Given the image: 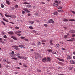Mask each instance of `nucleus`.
Here are the masks:
<instances>
[{
	"instance_id": "nucleus-29",
	"label": "nucleus",
	"mask_w": 75,
	"mask_h": 75,
	"mask_svg": "<svg viewBox=\"0 0 75 75\" xmlns=\"http://www.w3.org/2000/svg\"><path fill=\"white\" fill-rule=\"evenodd\" d=\"M56 47H57L58 48H59L60 46L59 44H57L56 45Z\"/></svg>"
},
{
	"instance_id": "nucleus-51",
	"label": "nucleus",
	"mask_w": 75,
	"mask_h": 75,
	"mask_svg": "<svg viewBox=\"0 0 75 75\" xmlns=\"http://www.w3.org/2000/svg\"><path fill=\"white\" fill-rule=\"evenodd\" d=\"M18 58H20V59H21V58H23V57H21V56H19L18 57Z\"/></svg>"
},
{
	"instance_id": "nucleus-57",
	"label": "nucleus",
	"mask_w": 75,
	"mask_h": 75,
	"mask_svg": "<svg viewBox=\"0 0 75 75\" xmlns=\"http://www.w3.org/2000/svg\"><path fill=\"white\" fill-rule=\"evenodd\" d=\"M28 16H31V14L30 13H28Z\"/></svg>"
},
{
	"instance_id": "nucleus-43",
	"label": "nucleus",
	"mask_w": 75,
	"mask_h": 75,
	"mask_svg": "<svg viewBox=\"0 0 75 75\" xmlns=\"http://www.w3.org/2000/svg\"><path fill=\"white\" fill-rule=\"evenodd\" d=\"M68 36L67 35H64V38H65V39H67V38Z\"/></svg>"
},
{
	"instance_id": "nucleus-31",
	"label": "nucleus",
	"mask_w": 75,
	"mask_h": 75,
	"mask_svg": "<svg viewBox=\"0 0 75 75\" xmlns=\"http://www.w3.org/2000/svg\"><path fill=\"white\" fill-rule=\"evenodd\" d=\"M12 59H14V60H17V59L15 57H12L11 58Z\"/></svg>"
},
{
	"instance_id": "nucleus-22",
	"label": "nucleus",
	"mask_w": 75,
	"mask_h": 75,
	"mask_svg": "<svg viewBox=\"0 0 75 75\" xmlns=\"http://www.w3.org/2000/svg\"><path fill=\"white\" fill-rule=\"evenodd\" d=\"M1 34L3 35H4L6 34V33H5V32L2 31L1 32Z\"/></svg>"
},
{
	"instance_id": "nucleus-36",
	"label": "nucleus",
	"mask_w": 75,
	"mask_h": 75,
	"mask_svg": "<svg viewBox=\"0 0 75 75\" xmlns=\"http://www.w3.org/2000/svg\"><path fill=\"white\" fill-rule=\"evenodd\" d=\"M73 68L74 67H71L69 68V69L70 70H72V69H73Z\"/></svg>"
},
{
	"instance_id": "nucleus-13",
	"label": "nucleus",
	"mask_w": 75,
	"mask_h": 75,
	"mask_svg": "<svg viewBox=\"0 0 75 75\" xmlns=\"http://www.w3.org/2000/svg\"><path fill=\"white\" fill-rule=\"evenodd\" d=\"M67 58L68 59H71L72 58V57H71V56L69 55H68L67 56Z\"/></svg>"
},
{
	"instance_id": "nucleus-54",
	"label": "nucleus",
	"mask_w": 75,
	"mask_h": 75,
	"mask_svg": "<svg viewBox=\"0 0 75 75\" xmlns=\"http://www.w3.org/2000/svg\"><path fill=\"white\" fill-rule=\"evenodd\" d=\"M58 69H62V67H60L58 68Z\"/></svg>"
},
{
	"instance_id": "nucleus-9",
	"label": "nucleus",
	"mask_w": 75,
	"mask_h": 75,
	"mask_svg": "<svg viewBox=\"0 0 75 75\" xmlns=\"http://www.w3.org/2000/svg\"><path fill=\"white\" fill-rule=\"evenodd\" d=\"M25 46V45H24V44H21L19 45V47H20V48H23Z\"/></svg>"
},
{
	"instance_id": "nucleus-37",
	"label": "nucleus",
	"mask_w": 75,
	"mask_h": 75,
	"mask_svg": "<svg viewBox=\"0 0 75 75\" xmlns=\"http://www.w3.org/2000/svg\"><path fill=\"white\" fill-rule=\"evenodd\" d=\"M2 40H3L2 38H0V42L1 43V42H2Z\"/></svg>"
},
{
	"instance_id": "nucleus-58",
	"label": "nucleus",
	"mask_w": 75,
	"mask_h": 75,
	"mask_svg": "<svg viewBox=\"0 0 75 75\" xmlns=\"http://www.w3.org/2000/svg\"><path fill=\"white\" fill-rule=\"evenodd\" d=\"M58 75H64V74H58Z\"/></svg>"
},
{
	"instance_id": "nucleus-59",
	"label": "nucleus",
	"mask_w": 75,
	"mask_h": 75,
	"mask_svg": "<svg viewBox=\"0 0 75 75\" xmlns=\"http://www.w3.org/2000/svg\"><path fill=\"white\" fill-rule=\"evenodd\" d=\"M33 8H36V7H35L34 6H33Z\"/></svg>"
},
{
	"instance_id": "nucleus-60",
	"label": "nucleus",
	"mask_w": 75,
	"mask_h": 75,
	"mask_svg": "<svg viewBox=\"0 0 75 75\" xmlns=\"http://www.w3.org/2000/svg\"><path fill=\"white\" fill-rule=\"evenodd\" d=\"M60 12H64V11L62 10H60Z\"/></svg>"
},
{
	"instance_id": "nucleus-53",
	"label": "nucleus",
	"mask_w": 75,
	"mask_h": 75,
	"mask_svg": "<svg viewBox=\"0 0 75 75\" xmlns=\"http://www.w3.org/2000/svg\"><path fill=\"white\" fill-rule=\"evenodd\" d=\"M2 23L4 25H5V23L3 22V21H2Z\"/></svg>"
},
{
	"instance_id": "nucleus-16",
	"label": "nucleus",
	"mask_w": 75,
	"mask_h": 75,
	"mask_svg": "<svg viewBox=\"0 0 75 75\" xmlns=\"http://www.w3.org/2000/svg\"><path fill=\"white\" fill-rule=\"evenodd\" d=\"M57 59L59 60V61H62V62H64V60L62 59H60L59 58H57Z\"/></svg>"
},
{
	"instance_id": "nucleus-6",
	"label": "nucleus",
	"mask_w": 75,
	"mask_h": 75,
	"mask_svg": "<svg viewBox=\"0 0 75 75\" xmlns=\"http://www.w3.org/2000/svg\"><path fill=\"white\" fill-rule=\"evenodd\" d=\"M8 33L10 35H14V33L13 31H10L8 32Z\"/></svg>"
},
{
	"instance_id": "nucleus-52",
	"label": "nucleus",
	"mask_w": 75,
	"mask_h": 75,
	"mask_svg": "<svg viewBox=\"0 0 75 75\" xmlns=\"http://www.w3.org/2000/svg\"><path fill=\"white\" fill-rule=\"evenodd\" d=\"M44 26H45V27H47L48 26V25L47 24H44Z\"/></svg>"
},
{
	"instance_id": "nucleus-42",
	"label": "nucleus",
	"mask_w": 75,
	"mask_h": 75,
	"mask_svg": "<svg viewBox=\"0 0 75 75\" xmlns=\"http://www.w3.org/2000/svg\"><path fill=\"white\" fill-rule=\"evenodd\" d=\"M58 9H60V10H61V9H62V8L61 7H58Z\"/></svg>"
},
{
	"instance_id": "nucleus-50",
	"label": "nucleus",
	"mask_w": 75,
	"mask_h": 75,
	"mask_svg": "<svg viewBox=\"0 0 75 75\" xmlns=\"http://www.w3.org/2000/svg\"><path fill=\"white\" fill-rule=\"evenodd\" d=\"M29 28L30 29H33V27L32 26H29Z\"/></svg>"
},
{
	"instance_id": "nucleus-35",
	"label": "nucleus",
	"mask_w": 75,
	"mask_h": 75,
	"mask_svg": "<svg viewBox=\"0 0 75 75\" xmlns=\"http://www.w3.org/2000/svg\"><path fill=\"white\" fill-rule=\"evenodd\" d=\"M69 21H75V20L74 19H71L69 20Z\"/></svg>"
},
{
	"instance_id": "nucleus-56",
	"label": "nucleus",
	"mask_w": 75,
	"mask_h": 75,
	"mask_svg": "<svg viewBox=\"0 0 75 75\" xmlns=\"http://www.w3.org/2000/svg\"><path fill=\"white\" fill-rule=\"evenodd\" d=\"M10 23H11V24H14V23L13 22H10Z\"/></svg>"
},
{
	"instance_id": "nucleus-34",
	"label": "nucleus",
	"mask_w": 75,
	"mask_h": 75,
	"mask_svg": "<svg viewBox=\"0 0 75 75\" xmlns=\"http://www.w3.org/2000/svg\"><path fill=\"white\" fill-rule=\"evenodd\" d=\"M1 43H2L3 44H6V42L4 41H2L1 42Z\"/></svg>"
},
{
	"instance_id": "nucleus-10",
	"label": "nucleus",
	"mask_w": 75,
	"mask_h": 75,
	"mask_svg": "<svg viewBox=\"0 0 75 75\" xmlns=\"http://www.w3.org/2000/svg\"><path fill=\"white\" fill-rule=\"evenodd\" d=\"M23 10L25 11L27 13H30V11H29L27 8L24 9Z\"/></svg>"
},
{
	"instance_id": "nucleus-17",
	"label": "nucleus",
	"mask_w": 75,
	"mask_h": 75,
	"mask_svg": "<svg viewBox=\"0 0 75 75\" xmlns=\"http://www.w3.org/2000/svg\"><path fill=\"white\" fill-rule=\"evenodd\" d=\"M37 44H38V45H41L42 43L41 42H40V41H38V42H37Z\"/></svg>"
},
{
	"instance_id": "nucleus-14",
	"label": "nucleus",
	"mask_w": 75,
	"mask_h": 75,
	"mask_svg": "<svg viewBox=\"0 0 75 75\" xmlns=\"http://www.w3.org/2000/svg\"><path fill=\"white\" fill-rule=\"evenodd\" d=\"M46 61H51V58L49 57H48L46 58Z\"/></svg>"
},
{
	"instance_id": "nucleus-61",
	"label": "nucleus",
	"mask_w": 75,
	"mask_h": 75,
	"mask_svg": "<svg viewBox=\"0 0 75 75\" xmlns=\"http://www.w3.org/2000/svg\"><path fill=\"white\" fill-rule=\"evenodd\" d=\"M18 72H15V75H16V74H18Z\"/></svg>"
},
{
	"instance_id": "nucleus-20",
	"label": "nucleus",
	"mask_w": 75,
	"mask_h": 75,
	"mask_svg": "<svg viewBox=\"0 0 75 75\" xmlns=\"http://www.w3.org/2000/svg\"><path fill=\"white\" fill-rule=\"evenodd\" d=\"M3 61L4 62H7V59H3Z\"/></svg>"
},
{
	"instance_id": "nucleus-64",
	"label": "nucleus",
	"mask_w": 75,
	"mask_h": 75,
	"mask_svg": "<svg viewBox=\"0 0 75 75\" xmlns=\"http://www.w3.org/2000/svg\"><path fill=\"white\" fill-rule=\"evenodd\" d=\"M57 11H58L59 12H61V10H57Z\"/></svg>"
},
{
	"instance_id": "nucleus-23",
	"label": "nucleus",
	"mask_w": 75,
	"mask_h": 75,
	"mask_svg": "<svg viewBox=\"0 0 75 75\" xmlns=\"http://www.w3.org/2000/svg\"><path fill=\"white\" fill-rule=\"evenodd\" d=\"M31 7V5H26V7H28V8H30Z\"/></svg>"
},
{
	"instance_id": "nucleus-44",
	"label": "nucleus",
	"mask_w": 75,
	"mask_h": 75,
	"mask_svg": "<svg viewBox=\"0 0 75 75\" xmlns=\"http://www.w3.org/2000/svg\"><path fill=\"white\" fill-rule=\"evenodd\" d=\"M1 7H2V8H4V5H3V4H1Z\"/></svg>"
},
{
	"instance_id": "nucleus-11",
	"label": "nucleus",
	"mask_w": 75,
	"mask_h": 75,
	"mask_svg": "<svg viewBox=\"0 0 75 75\" xmlns=\"http://www.w3.org/2000/svg\"><path fill=\"white\" fill-rule=\"evenodd\" d=\"M11 38H13V40H17V39L16 38V37L15 36H12L11 37Z\"/></svg>"
},
{
	"instance_id": "nucleus-27",
	"label": "nucleus",
	"mask_w": 75,
	"mask_h": 75,
	"mask_svg": "<svg viewBox=\"0 0 75 75\" xmlns=\"http://www.w3.org/2000/svg\"><path fill=\"white\" fill-rule=\"evenodd\" d=\"M20 38L21 39H24L25 38H26L24 37H23V36L20 37Z\"/></svg>"
},
{
	"instance_id": "nucleus-30",
	"label": "nucleus",
	"mask_w": 75,
	"mask_h": 75,
	"mask_svg": "<svg viewBox=\"0 0 75 75\" xmlns=\"http://www.w3.org/2000/svg\"><path fill=\"white\" fill-rule=\"evenodd\" d=\"M30 23H31V24H34V21H30Z\"/></svg>"
},
{
	"instance_id": "nucleus-32",
	"label": "nucleus",
	"mask_w": 75,
	"mask_h": 75,
	"mask_svg": "<svg viewBox=\"0 0 75 75\" xmlns=\"http://www.w3.org/2000/svg\"><path fill=\"white\" fill-rule=\"evenodd\" d=\"M15 34H17V33H21V31H18V32L16 31V32H15Z\"/></svg>"
},
{
	"instance_id": "nucleus-2",
	"label": "nucleus",
	"mask_w": 75,
	"mask_h": 75,
	"mask_svg": "<svg viewBox=\"0 0 75 75\" xmlns=\"http://www.w3.org/2000/svg\"><path fill=\"white\" fill-rule=\"evenodd\" d=\"M10 56L12 57H14L16 56V54H14V52L12 51L11 53H10Z\"/></svg>"
},
{
	"instance_id": "nucleus-46",
	"label": "nucleus",
	"mask_w": 75,
	"mask_h": 75,
	"mask_svg": "<svg viewBox=\"0 0 75 75\" xmlns=\"http://www.w3.org/2000/svg\"><path fill=\"white\" fill-rule=\"evenodd\" d=\"M42 42H46V41L45 40H42Z\"/></svg>"
},
{
	"instance_id": "nucleus-40",
	"label": "nucleus",
	"mask_w": 75,
	"mask_h": 75,
	"mask_svg": "<svg viewBox=\"0 0 75 75\" xmlns=\"http://www.w3.org/2000/svg\"><path fill=\"white\" fill-rule=\"evenodd\" d=\"M37 71H38V72H41V70H40L38 69H37Z\"/></svg>"
},
{
	"instance_id": "nucleus-62",
	"label": "nucleus",
	"mask_w": 75,
	"mask_h": 75,
	"mask_svg": "<svg viewBox=\"0 0 75 75\" xmlns=\"http://www.w3.org/2000/svg\"><path fill=\"white\" fill-rule=\"evenodd\" d=\"M33 33H36V31L34 30H33Z\"/></svg>"
},
{
	"instance_id": "nucleus-48",
	"label": "nucleus",
	"mask_w": 75,
	"mask_h": 75,
	"mask_svg": "<svg viewBox=\"0 0 75 75\" xmlns=\"http://www.w3.org/2000/svg\"><path fill=\"white\" fill-rule=\"evenodd\" d=\"M15 29H19V27H18L16 26L15 27Z\"/></svg>"
},
{
	"instance_id": "nucleus-39",
	"label": "nucleus",
	"mask_w": 75,
	"mask_h": 75,
	"mask_svg": "<svg viewBox=\"0 0 75 75\" xmlns=\"http://www.w3.org/2000/svg\"><path fill=\"white\" fill-rule=\"evenodd\" d=\"M20 54L19 53H17L16 54V56H20Z\"/></svg>"
},
{
	"instance_id": "nucleus-4",
	"label": "nucleus",
	"mask_w": 75,
	"mask_h": 75,
	"mask_svg": "<svg viewBox=\"0 0 75 75\" xmlns=\"http://www.w3.org/2000/svg\"><path fill=\"white\" fill-rule=\"evenodd\" d=\"M54 21L53 19H51L49 20L47 22L48 23H50V24H52V23H54Z\"/></svg>"
},
{
	"instance_id": "nucleus-55",
	"label": "nucleus",
	"mask_w": 75,
	"mask_h": 75,
	"mask_svg": "<svg viewBox=\"0 0 75 75\" xmlns=\"http://www.w3.org/2000/svg\"><path fill=\"white\" fill-rule=\"evenodd\" d=\"M24 40H25V41H28V39H24Z\"/></svg>"
},
{
	"instance_id": "nucleus-18",
	"label": "nucleus",
	"mask_w": 75,
	"mask_h": 75,
	"mask_svg": "<svg viewBox=\"0 0 75 75\" xmlns=\"http://www.w3.org/2000/svg\"><path fill=\"white\" fill-rule=\"evenodd\" d=\"M6 3L8 4V5H10V1L7 0H6Z\"/></svg>"
},
{
	"instance_id": "nucleus-38",
	"label": "nucleus",
	"mask_w": 75,
	"mask_h": 75,
	"mask_svg": "<svg viewBox=\"0 0 75 75\" xmlns=\"http://www.w3.org/2000/svg\"><path fill=\"white\" fill-rule=\"evenodd\" d=\"M15 7L16 8H17L18 7V5H16L15 6Z\"/></svg>"
},
{
	"instance_id": "nucleus-7",
	"label": "nucleus",
	"mask_w": 75,
	"mask_h": 75,
	"mask_svg": "<svg viewBox=\"0 0 75 75\" xmlns=\"http://www.w3.org/2000/svg\"><path fill=\"white\" fill-rule=\"evenodd\" d=\"M69 32L71 34H75V30H71Z\"/></svg>"
},
{
	"instance_id": "nucleus-12",
	"label": "nucleus",
	"mask_w": 75,
	"mask_h": 75,
	"mask_svg": "<svg viewBox=\"0 0 75 75\" xmlns=\"http://www.w3.org/2000/svg\"><path fill=\"white\" fill-rule=\"evenodd\" d=\"M70 63L71 64H75V62L73 60H71L70 61Z\"/></svg>"
},
{
	"instance_id": "nucleus-28",
	"label": "nucleus",
	"mask_w": 75,
	"mask_h": 75,
	"mask_svg": "<svg viewBox=\"0 0 75 75\" xmlns=\"http://www.w3.org/2000/svg\"><path fill=\"white\" fill-rule=\"evenodd\" d=\"M63 21H68V20L67 19H64L63 20Z\"/></svg>"
},
{
	"instance_id": "nucleus-33",
	"label": "nucleus",
	"mask_w": 75,
	"mask_h": 75,
	"mask_svg": "<svg viewBox=\"0 0 75 75\" xmlns=\"http://www.w3.org/2000/svg\"><path fill=\"white\" fill-rule=\"evenodd\" d=\"M23 4H30V3H28L26 2H24L23 3Z\"/></svg>"
},
{
	"instance_id": "nucleus-49",
	"label": "nucleus",
	"mask_w": 75,
	"mask_h": 75,
	"mask_svg": "<svg viewBox=\"0 0 75 75\" xmlns=\"http://www.w3.org/2000/svg\"><path fill=\"white\" fill-rule=\"evenodd\" d=\"M22 13L23 14H25V11H22Z\"/></svg>"
},
{
	"instance_id": "nucleus-26",
	"label": "nucleus",
	"mask_w": 75,
	"mask_h": 75,
	"mask_svg": "<svg viewBox=\"0 0 75 75\" xmlns=\"http://www.w3.org/2000/svg\"><path fill=\"white\" fill-rule=\"evenodd\" d=\"M53 14L54 15H57L58 14V12H54Z\"/></svg>"
},
{
	"instance_id": "nucleus-63",
	"label": "nucleus",
	"mask_w": 75,
	"mask_h": 75,
	"mask_svg": "<svg viewBox=\"0 0 75 75\" xmlns=\"http://www.w3.org/2000/svg\"><path fill=\"white\" fill-rule=\"evenodd\" d=\"M72 13L73 14H75V12L74 11H72Z\"/></svg>"
},
{
	"instance_id": "nucleus-47",
	"label": "nucleus",
	"mask_w": 75,
	"mask_h": 75,
	"mask_svg": "<svg viewBox=\"0 0 75 75\" xmlns=\"http://www.w3.org/2000/svg\"><path fill=\"white\" fill-rule=\"evenodd\" d=\"M35 15H36V16H39V14L37 13H35Z\"/></svg>"
},
{
	"instance_id": "nucleus-1",
	"label": "nucleus",
	"mask_w": 75,
	"mask_h": 75,
	"mask_svg": "<svg viewBox=\"0 0 75 75\" xmlns=\"http://www.w3.org/2000/svg\"><path fill=\"white\" fill-rule=\"evenodd\" d=\"M5 16L6 17H11L12 18H16V16L12 15H8L5 14Z\"/></svg>"
},
{
	"instance_id": "nucleus-8",
	"label": "nucleus",
	"mask_w": 75,
	"mask_h": 75,
	"mask_svg": "<svg viewBox=\"0 0 75 75\" xmlns=\"http://www.w3.org/2000/svg\"><path fill=\"white\" fill-rule=\"evenodd\" d=\"M12 47H14V49H15V50H18V51L19 50V49L18 48V46H13Z\"/></svg>"
},
{
	"instance_id": "nucleus-41",
	"label": "nucleus",
	"mask_w": 75,
	"mask_h": 75,
	"mask_svg": "<svg viewBox=\"0 0 75 75\" xmlns=\"http://www.w3.org/2000/svg\"><path fill=\"white\" fill-rule=\"evenodd\" d=\"M71 35H72V37H75V34H72Z\"/></svg>"
},
{
	"instance_id": "nucleus-21",
	"label": "nucleus",
	"mask_w": 75,
	"mask_h": 75,
	"mask_svg": "<svg viewBox=\"0 0 75 75\" xmlns=\"http://www.w3.org/2000/svg\"><path fill=\"white\" fill-rule=\"evenodd\" d=\"M51 44V45H53V43H52V40H51L49 42Z\"/></svg>"
},
{
	"instance_id": "nucleus-24",
	"label": "nucleus",
	"mask_w": 75,
	"mask_h": 75,
	"mask_svg": "<svg viewBox=\"0 0 75 75\" xmlns=\"http://www.w3.org/2000/svg\"><path fill=\"white\" fill-rule=\"evenodd\" d=\"M47 51H48V52H49L50 53H51V52L52 50L51 49H48Z\"/></svg>"
},
{
	"instance_id": "nucleus-3",
	"label": "nucleus",
	"mask_w": 75,
	"mask_h": 75,
	"mask_svg": "<svg viewBox=\"0 0 75 75\" xmlns=\"http://www.w3.org/2000/svg\"><path fill=\"white\" fill-rule=\"evenodd\" d=\"M55 3H54L53 4V6H55V7H57L58 5V1L57 0L55 1Z\"/></svg>"
},
{
	"instance_id": "nucleus-25",
	"label": "nucleus",
	"mask_w": 75,
	"mask_h": 75,
	"mask_svg": "<svg viewBox=\"0 0 75 75\" xmlns=\"http://www.w3.org/2000/svg\"><path fill=\"white\" fill-rule=\"evenodd\" d=\"M3 20H4L6 22H8V20H7V19H6L5 18H3Z\"/></svg>"
},
{
	"instance_id": "nucleus-5",
	"label": "nucleus",
	"mask_w": 75,
	"mask_h": 75,
	"mask_svg": "<svg viewBox=\"0 0 75 75\" xmlns=\"http://www.w3.org/2000/svg\"><path fill=\"white\" fill-rule=\"evenodd\" d=\"M39 57L40 58V55L38 53L36 54L35 55V58L36 59H38V58Z\"/></svg>"
},
{
	"instance_id": "nucleus-19",
	"label": "nucleus",
	"mask_w": 75,
	"mask_h": 75,
	"mask_svg": "<svg viewBox=\"0 0 75 75\" xmlns=\"http://www.w3.org/2000/svg\"><path fill=\"white\" fill-rule=\"evenodd\" d=\"M22 59H25L26 60L27 59V57H25V56L22 57Z\"/></svg>"
},
{
	"instance_id": "nucleus-45",
	"label": "nucleus",
	"mask_w": 75,
	"mask_h": 75,
	"mask_svg": "<svg viewBox=\"0 0 75 75\" xmlns=\"http://www.w3.org/2000/svg\"><path fill=\"white\" fill-rule=\"evenodd\" d=\"M3 37L4 38H7V37L6 35L4 36Z\"/></svg>"
},
{
	"instance_id": "nucleus-15",
	"label": "nucleus",
	"mask_w": 75,
	"mask_h": 75,
	"mask_svg": "<svg viewBox=\"0 0 75 75\" xmlns=\"http://www.w3.org/2000/svg\"><path fill=\"white\" fill-rule=\"evenodd\" d=\"M42 61L43 62H45L47 61V58L45 57L44 58H43Z\"/></svg>"
}]
</instances>
